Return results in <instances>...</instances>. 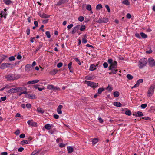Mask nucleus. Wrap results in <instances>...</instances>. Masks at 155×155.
<instances>
[{
    "label": "nucleus",
    "mask_w": 155,
    "mask_h": 155,
    "mask_svg": "<svg viewBox=\"0 0 155 155\" xmlns=\"http://www.w3.org/2000/svg\"><path fill=\"white\" fill-rule=\"evenodd\" d=\"M45 128L47 130H50L51 128V126L50 124H47L45 126Z\"/></svg>",
    "instance_id": "32"
},
{
    "label": "nucleus",
    "mask_w": 155,
    "mask_h": 155,
    "mask_svg": "<svg viewBox=\"0 0 155 155\" xmlns=\"http://www.w3.org/2000/svg\"><path fill=\"white\" fill-rule=\"evenodd\" d=\"M80 26V25H78L73 28L71 32L72 33V34H74L75 33V32H76L79 29Z\"/></svg>",
    "instance_id": "12"
},
{
    "label": "nucleus",
    "mask_w": 155,
    "mask_h": 155,
    "mask_svg": "<svg viewBox=\"0 0 155 155\" xmlns=\"http://www.w3.org/2000/svg\"><path fill=\"white\" fill-rule=\"evenodd\" d=\"M125 114L128 115H130L131 114V112L130 110H127L125 111Z\"/></svg>",
    "instance_id": "42"
},
{
    "label": "nucleus",
    "mask_w": 155,
    "mask_h": 155,
    "mask_svg": "<svg viewBox=\"0 0 155 155\" xmlns=\"http://www.w3.org/2000/svg\"><path fill=\"white\" fill-rule=\"evenodd\" d=\"M5 78L7 80L9 81H13L15 79V78L12 74H9L6 76Z\"/></svg>",
    "instance_id": "8"
},
{
    "label": "nucleus",
    "mask_w": 155,
    "mask_h": 155,
    "mask_svg": "<svg viewBox=\"0 0 155 155\" xmlns=\"http://www.w3.org/2000/svg\"><path fill=\"white\" fill-rule=\"evenodd\" d=\"M105 7L107 10L108 12H110V9L109 6L108 5H105Z\"/></svg>",
    "instance_id": "52"
},
{
    "label": "nucleus",
    "mask_w": 155,
    "mask_h": 155,
    "mask_svg": "<svg viewBox=\"0 0 155 155\" xmlns=\"http://www.w3.org/2000/svg\"><path fill=\"white\" fill-rule=\"evenodd\" d=\"M98 120L100 123H102L103 122V119L101 117H99L98 118Z\"/></svg>",
    "instance_id": "63"
},
{
    "label": "nucleus",
    "mask_w": 155,
    "mask_h": 155,
    "mask_svg": "<svg viewBox=\"0 0 155 155\" xmlns=\"http://www.w3.org/2000/svg\"><path fill=\"white\" fill-rule=\"evenodd\" d=\"M32 69V66L31 64H28L26 65L25 67V70L29 72Z\"/></svg>",
    "instance_id": "14"
},
{
    "label": "nucleus",
    "mask_w": 155,
    "mask_h": 155,
    "mask_svg": "<svg viewBox=\"0 0 155 155\" xmlns=\"http://www.w3.org/2000/svg\"><path fill=\"white\" fill-rule=\"evenodd\" d=\"M40 17L43 18H48L50 17V15H48L44 13H39L38 14Z\"/></svg>",
    "instance_id": "11"
},
{
    "label": "nucleus",
    "mask_w": 155,
    "mask_h": 155,
    "mask_svg": "<svg viewBox=\"0 0 155 155\" xmlns=\"http://www.w3.org/2000/svg\"><path fill=\"white\" fill-rule=\"evenodd\" d=\"M78 19L80 21L82 22L84 20V18L82 16H80L78 17Z\"/></svg>",
    "instance_id": "45"
},
{
    "label": "nucleus",
    "mask_w": 155,
    "mask_h": 155,
    "mask_svg": "<svg viewBox=\"0 0 155 155\" xmlns=\"http://www.w3.org/2000/svg\"><path fill=\"white\" fill-rule=\"evenodd\" d=\"M108 19L106 18H104L103 19H101L98 20L96 22L99 23H106L108 21Z\"/></svg>",
    "instance_id": "7"
},
{
    "label": "nucleus",
    "mask_w": 155,
    "mask_h": 155,
    "mask_svg": "<svg viewBox=\"0 0 155 155\" xmlns=\"http://www.w3.org/2000/svg\"><path fill=\"white\" fill-rule=\"evenodd\" d=\"M73 26V25L72 24H71L67 26V28L68 30L70 29Z\"/></svg>",
    "instance_id": "54"
},
{
    "label": "nucleus",
    "mask_w": 155,
    "mask_h": 155,
    "mask_svg": "<svg viewBox=\"0 0 155 155\" xmlns=\"http://www.w3.org/2000/svg\"><path fill=\"white\" fill-rule=\"evenodd\" d=\"M27 97L28 98L32 99H35L36 98L35 95L32 94H28L27 95Z\"/></svg>",
    "instance_id": "16"
},
{
    "label": "nucleus",
    "mask_w": 155,
    "mask_h": 155,
    "mask_svg": "<svg viewBox=\"0 0 155 155\" xmlns=\"http://www.w3.org/2000/svg\"><path fill=\"white\" fill-rule=\"evenodd\" d=\"M142 119H144L146 120H151V119L150 118H149V117H143L142 118Z\"/></svg>",
    "instance_id": "56"
},
{
    "label": "nucleus",
    "mask_w": 155,
    "mask_h": 155,
    "mask_svg": "<svg viewBox=\"0 0 155 155\" xmlns=\"http://www.w3.org/2000/svg\"><path fill=\"white\" fill-rule=\"evenodd\" d=\"M86 8L89 11H91L92 10L91 5H87L86 6Z\"/></svg>",
    "instance_id": "37"
},
{
    "label": "nucleus",
    "mask_w": 155,
    "mask_h": 155,
    "mask_svg": "<svg viewBox=\"0 0 155 155\" xmlns=\"http://www.w3.org/2000/svg\"><path fill=\"white\" fill-rule=\"evenodd\" d=\"M58 70L56 69H54L53 70L50 71V73L51 75H54L57 72Z\"/></svg>",
    "instance_id": "29"
},
{
    "label": "nucleus",
    "mask_w": 155,
    "mask_h": 155,
    "mask_svg": "<svg viewBox=\"0 0 155 155\" xmlns=\"http://www.w3.org/2000/svg\"><path fill=\"white\" fill-rule=\"evenodd\" d=\"M75 60L76 62L78 63L79 65H80L81 64V63L78 58H76L75 59Z\"/></svg>",
    "instance_id": "53"
},
{
    "label": "nucleus",
    "mask_w": 155,
    "mask_h": 155,
    "mask_svg": "<svg viewBox=\"0 0 155 155\" xmlns=\"http://www.w3.org/2000/svg\"><path fill=\"white\" fill-rule=\"evenodd\" d=\"M107 62L110 64H111L113 63V60L112 59H109L108 60Z\"/></svg>",
    "instance_id": "60"
},
{
    "label": "nucleus",
    "mask_w": 155,
    "mask_h": 155,
    "mask_svg": "<svg viewBox=\"0 0 155 155\" xmlns=\"http://www.w3.org/2000/svg\"><path fill=\"white\" fill-rule=\"evenodd\" d=\"M147 106V104H142L141 105V107L142 108L144 109Z\"/></svg>",
    "instance_id": "51"
},
{
    "label": "nucleus",
    "mask_w": 155,
    "mask_h": 155,
    "mask_svg": "<svg viewBox=\"0 0 155 155\" xmlns=\"http://www.w3.org/2000/svg\"><path fill=\"white\" fill-rule=\"evenodd\" d=\"M98 141V139L97 138H94L92 139V144L93 145L95 144Z\"/></svg>",
    "instance_id": "28"
},
{
    "label": "nucleus",
    "mask_w": 155,
    "mask_h": 155,
    "mask_svg": "<svg viewBox=\"0 0 155 155\" xmlns=\"http://www.w3.org/2000/svg\"><path fill=\"white\" fill-rule=\"evenodd\" d=\"M117 66V62L116 61H114L113 63L111 64L109 67V69L112 71L113 74H115L118 71L116 69Z\"/></svg>",
    "instance_id": "1"
},
{
    "label": "nucleus",
    "mask_w": 155,
    "mask_h": 155,
    "mask_svg": "<svg viewBox=\"0 0 155 155\" xmlns=\"http://www.w3.org/2000/svg\"><path fill=\"white\" fill-rule=\"evenodd\" d=\"M72 64V62H70L68 65V68L69 69L70 71V72H73V70L72 69V67L71 65Z\"/></svg>",
    "instance_id": "19"
},
{
    "label": "nucleus",
    "mask_w": 155,
    "mask_h": 155,
    "mask_svg": "<svg viewBox=\"0 0 155 155\" xmlns=\"http://www.w3.org/2000/svg\"><path fill=\"white\" fill-rule=\"evenodd\" d=\"M63 108V106L61 105H60L58 107L57 110L58 113L59 114H62V111L61 109Z\"/></svg>",
    "instance_id": "15"
},
{
    "label": "nucleus",
    "mask_w": 155,
    "mask_h": 155,
    "mask_svg": "<svg viewBox=\"0 0 155 155\" xmlns=\"http://www.w3.org/2000/svg\"><path fill=\"white\" fill-rule=\"evenodd\" d=\"M85 82L88 86H90L92 87H96L98 86V83L92 82L87 81H85Z\"/></svg>",
    "instance_id": "4"
},
{
    "label": "nucleus",
    "mask_w": 155,
    "mask_h": 155,
    "mask_svg": "<svg viewBox=\"0 0 155 155\" xmlns=\"http://www.w3.org/2000/svg\"><path fill=\"white\" fill-rule=\"evenodd\" d=\"M42 44L40 43L38 46L36 48V49L35 51V53H36L37 51L42 47Z\"/></svg>",
    "instance_id": "30"
},
{
    "label": "nucleus",
    "mask_w": 155,
    "mask_h": 155,
    "mask_svg": "<svg viewBox=\"0 0 155 155\" xmlns=\"http://www.w3.org/2000/svg\"><path fill=\"white\" fill-rule=\"evenodd\" d=\"M150 66L152 67L155 65V61L152 58H150L148 59Z\"/></svg>",
    "instance_id": "5"
},
{
    "label": "nucleus",
    "mask_w": 155,
    "mask_h": 155,
    "mask_svg": "<svg viewBox=\"0 0 155 155\" xmlns=\"http://www.w3.org/2000/svg\"><path fill=\"white\" fill-rule=\"evenodd\" d=\"M39 81L38 80H34L32 81H28L27 82L28 84H33L36 83L38 82Z\"/></svg>",
    "instance_id": "17"
},
{
    "label": "nucleus",
    "mask_w": 155,
    "mask_h": 155,
    "mask_svg": "<svg viewBox=\"0 0 155 155\" xmlns=\"http://www.w3.org/2000/svg\"><path fill=\"white\" fill-rule=\"evenodd\" d=\"M126 77L129 80H132L133 78V76L130 74H128Z\"/></svg>",
    "instance_id": "39"
},
{
    "label": "nucleus",
    "mask_w": 155,
    "mask_h": 155,
    "mask_svg": "<svg viewBox=\"0 0 155 155\" xmlns=\"http://www.w3.org/2000/svg\"><path fill=\"white\" fill-rule=\"evenodd\" d=\"M147 62V60L146 58H144L140 59L139 62L138 66L140 68H142L145 66Z\"/></svg>",
    "instance_id": "2"
},
{
    "label": "nucleus",
    "mask_w": 155,
    "mask_h": 155,
    "mask_svg": "<svg viewBox=\"0 0 155 155\" xmlns=\"http://www.w3.org/2000/svg\"><path fill=\"white\" fill-rule=\"evenodd\" d=\"M37 111L38 113L41 114L43 113L45 111L41 107H38L37 108Z\"/></svg>",
    "instance_id": "20"
},
{
    "label": "nucleus",
    "mask_w": 155,
    "mask_h": 155,
    "mask_svg": "<svg viewBox=\"0 0 155 155\" xmlns=\"http://www.w3.org/2000/svg\"><path fill=\"white\" fill-rule=\"evenodd\" d=\"M152 52V51L150 48H149V50H147L146 51L147 53L150 54Z\"/></svg>",
    "instance_id": "59"
},
{
    "label": "nucleus",
    "mask_w": 155,
    "mask_h": 155,
    "mask_svg": "<svg viewBox=\"0 0 155 155\" xmlns=\"http://www.w3.org/2000/svg\"><path fill=\"white\" fill-rule=\"evenodd\" d=\"M21 144L22 145H24L25 144H27L28 143L27 141L26 140H24L23 141H21Z\"/></svg>",
    "instance_id": "48"
},
{
    "label": "nucleus",
    "mask_w": 155,
    "mask_h": 155,
    "mask_svg": "<svg viewBox=\"0 0 155 155\" xmlns=\"http://www.w3.org/2000/svg\"><path fill=\"white\" fill-rule=\"evenodd\" d=\"M86 35H85L84 36V38H83L82 40V43H87V41L86 39Z\"/></svg>",
    "instance_id": "38"
},
{
    "label": "nucleus",
    "mask_w": 155,
    "mask_h": 155,
    "mask_svg": "<svg viewBox=\"0 0 155 155\" xmlns=\"http://www.w3.org/2000/svg\"><path fill=\"white\" fill-rule=\"evenodd\" d=\"M40 152V151L35 150L33 151L32 153V155H35V154H38Z\"/></svg>",
    "instance_id": "40"
},
{
    "label": "nucleus",
    "mask_w": 155,
    "mask_h": 155,
    "mask_svg": "<svg viewBox=\"0 0 155 155\" xmlns=\"http://www.w3.org/2000/svg\"><path fill=\"white\" fill-rule=\"evenodd\" d=\"M3 2L7 5H8L12 2L10 0H3Z\"/></svg>",
    "instance_id": "26"
},
{
    "label": "nucleus",
    "mask_w": 155,
    "mask_h": 155,
    "mask_svg": "<svg viewBox=\"0 0 155 155\" xmlns=\"http://www.w3.org/2000/svg\"><path fill=\"white\" fill-rule=\"evenodd\" d=\"M106 89V90H108L109 91L111 92L113 88L112 87H110V85H108Z\"/></svg>",
    "instance_id": "44"
},
{
    "label": "nucleus",
    "mask_w": 155,
    "mask_h": 155,
    "mask_svg": "<svg viewBox=\"0 0 155 155\" xmlns=\"http://www.w3.org/2000/svg\"><path fill=\"white\" fill-rule=\"evenodd\" d=\"M143 116V114L141 112L138 111L137 112V114H136L135 116L136 117H141Z\"/></svg>",
    "instance_id": "25"
},
{
    "label": "nucleus",
    "mask_w": 155,
    "mask_h": 155,
    "mask_svg": "<svg viewBox=\"0 0 155 155\" xmlns=\"http://www.w3.org/2000/svg\"><path fill=\"white\" fill-rule=\"evenodd\" d=\"M28 124L32 126H36L37 123L36 122H33V120H29L27 121Z\"/></svg>",
    "instance_id": "13"
},
{
    "label": "nucleus",
    "mask_w": 155,
    "mask_h": 155,
    "mask_svg": "<svg viewBox=\"0 0 155 155\" xmlns=\"http://www.w3.org/2000/svg\"><path fill=\"white\" fill-rule=\"evenodd\" d=\"M96 69V66L94 64H91L89 70L91 71H94Z\"/></svg>",
    "instance_id": "22"
},
{
    "label": "nucleus",
    "mask_w": 155,
    "mask_h": 155,
    "mask_svg": "<svg viewBox=\"0 0 155 155\" xmlns=\"http://www.w3.org/2000/svg\"><path fill=\"white\" fill-rule=\"evenodd\" d=\"M102 8V6L101 4H99L97 5L96 7V9L97 10H100Z\"/></svg>",
    "instance_id": "34"
},
{
    "label": "nucleus",
    "mask_w": 155,
    "mask_h": 155,
    "mask_svg": "<svg viewBox=\"0 0 155 155\" xmlns=\"http://www.w3.org/2000/svg\"><path fill=\"white\" fill-rule=\"evenodd\" d=\"M69 0H60L58 4L59 5H61L62 4L67 2Z\"/></svg>",
    "instance_id": "23"
},
{
    "label": "nucleus",
    "mask_w": 155,
    "mask_h": 155,
    "mask_svg": "<svg viewBox=\"0 0 155 155\" xmlns=\"http://www.w3.org/2000/svg\"><path fill=\"white\" fill-rule=\"evenodd\" d=\"M114 106L118 107H120L122 105V104L120 102H114Z\"/></svg>",
    "instance_id": "27"
},
{
    "label": "nucleus",
    "mask_w": 155,
    "mask_h": 155,
    "mask_svg": "<svg viewBox=\"0 0 155 155\" xmlns=\"http://www.w3.org/2000/svg\"><path fill=\"white\" fill-rule=\"evenodd\" d=\"M14 133L16 135H19L20 133V130L18 129Z\"/></svg>",
    "instance_id": "61"
},
{
    "label": "nucleus",
    "mask_w": 155,
    "mask_h": 155,
    "mask_svg": "<svg viewBox=\"0 0 155 155\" xmlns=\"http://www.w3.org/2000/svg\"><path fill=\"white\" fill-rule=\"evenodd\" d=\"M54 86L51 85H48L47 87V88L50 90H53Z\"/></svg>",
    "instance_id": "43"
},
{
    "label": "nucleus",
    "mask_w": 155,
    "mask_h": 155,
    "mask_svg": "<svg viewBox=\"0 0 155 155\" xmlns=\"http://www.w3.org/2000/svg\"><path fill=\"white\" fill-rule=\"evenodd\" d=\"M108 64L107 62H104L103 64V66L105 68H107L108 67Z\"/></svg>",
    "instance_id": "55"
},
{
    "label": "nucleus",
    "mask_w": 155,
    "mask_h": 155,
    "mask_svg": "<svg viewBox=\"0 0 155 155\" xmlns=\"http://www.w3.org/2000/svg\"><path fill=\"white\" fill-rule=\"evenodd\" d=\"M104 90V89L103 88H99L98 90V93L99 94H101Z\"/></svg>",
    "instance_id": "36"
},
{
    "label": "nucleus",
    "mask_w": 155,
    "mask_h": 155,
    "mask_svg": "<svg viewBox=\"0 0 155 155\" xmlns=\"http://www.w3.org/2000/svg\"><path fill=\"white\" fill-rule=\"evenodd\" d=\"M6 12L3 11H1L0 13V15L1 17H4L5 18H6V16L7 15Z\"/></svg>",
    "instance_id": "18"
},
{
    "label": "nucleus",
    "mask_w": 155,
    "mask_h": 155,
    "mask_svg": "<svg viewBox=\"0 0 155 155\" xmlns=\"http://www.w3.org/2000/svg\"><path fill=\"white\" fill-rule=\"evenodd\" d=\"M67 149L69 153H71L73 151L74 149L71 146L68 147Z\"/></svg>",
    "instance_id": "21"
},
{
    "label": "nucleus",
    "mask_w": 155,
    "mask_h": 155,
    "mask_svg": "<svg viewBox=\"0 0 155 155\" xmlns=\"http://www.w3.org/2000/svg\"><path fill=\"white\" fill-rule=\"evenodd\" d=\"M126 17L128 19H130L131 17V15L130 13H127L126 15Z\"/></svg>",
    "instance_id": "57"
},
{
    "label": "nucleus",
    "mask_w": 155,
    "mask_h": 155,
    "mask_svg": "<svg viewBox=\"0 0 155 155\" xmlns=\"http://www.w3.org/2000/svg\"><path fill=\"white\" fill-rule=\"evenodd\" d=\"M140 35L143 38H145L147 37V35L143 32L140 33Z\"/></svg>",
    "instance_id": "31"
},
{
    "label": "nucleus",
    "mask_w": 155,
    "mask_h": 155,
    "mask_svg": "<svg viewBox=\"0 0 155 155\" xmlns=\"http://www.w3.org/2000/svg\"><path fill=\"white\" fill-rule=\"evenodd\" d=\"M17 92H18L17 87L13 88L7 91V93L10 94L12 93H16Z\"/></svg>",
    "instance_id": "6"
},
{
    "label": "nucleus",
    "mask_w": 155,
    "mask_h": 155,
    "mask_svg": "<svg viewBox=\"0 0 155 155\" xmlns=\"http://www.w3.org/2000/svg\"><path fill=\"white\" fill-rule=\"evenodd\" d=\"M79 28L80 31H83L85 29L86 26L84 25H82Z\"/></svg>",
    "instance_id": "41"
},
{
    "label": "nucleus",
    "mask_w": 155,
    "mask_h": 155,
    "mask_svg": "<svg viewBox=\"0 0 155 155\" xmlns=\"http://www.w3.org/2000/svg\"><path fill=\"white\" fill-rule=\"evenodd\" d=\"M14 87L13 85L9 86V84L6 85L5 87V89H9L10 88Z\"/></svg>",
    "instance_id": "46"
},
{
    "label": "nucleus",
    "mask_w": 155,
    "mask_h": 155,
    "mask_svg": "<svg viewBox=\"0 0 155 155\" xmlns=\"http://www.w3.org/2000/svg\"><path fill=\"white\" fill-rule=\"evenodd\" d=\"M135 35L136 37L138 38H141V37L140 36V35L138 33H136L135 34Z\"/></svg>",
    "instance_id": "62"
},
{
    "label": "nucleus",
    "mask_w": 155,
    "mask_h": 155,
    "mask_svg": "<svg viewBox=\"0 0 155 155\" xmlns=\"http://www.w3.org/2000/svg\"><path fill=\"white\" fill-rule=\"evenodd\" d=\"M46 34L48 38H50L51 35L50 32L49 31H47L46 32Z\"/></svg>",
    "instance_id": "47"
},
{
    "label": "nucleus",
    "mask_w": 155,
    "mask_h": 155,
    "mask_svg": "<svg viewBox=\"0 0 155 155\" xmlns=\"http://www.w3.org/2000/svg\"><path fill=\"white\" fill-rule=\"evenodd\" d=\"M155 87V84H153L151 85L150 87L147 92V96L150 97L152 96L153 94L154 91V88Z\"/></svg>",
    "instance_id": "3"
},
{
    "label": "nucleus",
    "mask_w": 155,
    "mask_h": 155,
    "mask_svg": "<svg viewBox=\"0 0 155 155\" xmlns=\"http://www.w3.org/2000/svg\"><path fill=\"white\" fill-rule=\"evenodd\" d=\"M15 58L14 57V56H13L10 57L9 58V60L10 61H14L15 60Z\"/></svg>",
    "instance_id": "49"
},
{
    "label": "nucleus",
    "mask_w": 155,
    "mask_h": 155,
    "mask_svg": "<svg viewBox=\"0 0 155 155\" xmlns=\"http://www.w3.org/2000/svg\"><path fill=\"white\" fill-rule=\"evenodd\" d=\"M63 65V64L61 62H60L59 63H58L57 65V67L58 68H60Z\"/></svg>",
    "instance_id": "50"
},
{
    "label": "nucleus",
    "mask_w": 155,
    "mask_h": 155,
    "mask_svg": "<svg viewBox=\"0 0 155 155\" xmlns=\"http://www.w3.org/2000/svg\"><path fill=\"white\" fill-rule=\"evenodd\" d=\"M25 134L23 133V134H21V135H20L19 137L21 138H23L25 137Z\"/></svg>",
    "instance_id": "58"
},
{
    "label": "nucleus",
    "mask_w": 155,
    "mask_h": 155,
    "mask_svg": "<svg viewBox=\"0 0 155 155\" xmlns=\"http://www.w3.org/2000/svg\"><path fill=\"white\" fill-rule=\"evenodd\" d=\"M8 153L7 152H2L1 153V155H7Z\"/></svg>",
    "instance_id": "64"
},
{
    "label": "nucleus",
    "mask_w": 155,
    "mask_h": 155,
    "mask_svg": "<svg viewBox=\"0 0 155 155\" xmlns=\"http://www.w3.org/2000/svg\"><path fill=\"white\" fill-rule=\"evenodd\" d=\"M18 92H20L22 91H25L26 90V88L24 87H17Z\"/></svg>",
    "instance_id": "24"
},
{
    "label": "nucleus",
    "mask_w": 155,
    "mask_h": 155,
    "mask_svg": "<svg viewBox=\"0 0 155 155\" xmlns=\"http://www.w3.org/2000/svg\"><path fill=\"white\" fill-rule=\"evenodd\" d=\"M143 81V79H140L137 80L136 82V83L135 84V85L132 87V89H133L134 87H138L140 83H142Z\"/></svg>",
    "instance_id": "10"
},
{
    "label": "nucleus",
    "mask_w": 155,
    "mask_h": 155,
    "mask_svg": "<svg viewBox=\"0 0 155 155\" xmlns=\"http://www.w3.org/2000/svg\"><path fill=\"white\" fill-rule=\"evenodd\" d=\"M122 3L127 5H129L130 4L128 0H125L123 1L122 2Z\"/></svg>",
    "instance_id": "33"
},
{
    "label": "nucleus",
    "mask_w": 155,
    "mask_h": 155,
    "mask_svg": "<svg viewBox=\"0 0 155 155\" xmlns=\"http://www.w3.org/2000/svg\"><path fill=\"white\" fill-rule=\"evenodd\" d=\"M11 64L10 63H2L0 67V68L2 69H4L8 67L9 65H11Z\"/></svg>",
    "instance_id": "9"
},
{
    "label": "nucleus",
    "mask_w": 155,
    "mask_h": 155,
    "mask_svg": "<svg viewBox=\"0 0 155 155\" xmlns=\"http://www.w3.org/2000/svg\"><path fill=\"white\" fill-rule=\"evenodd\" d=\"M119 95V92L117 91H116L114 93V95L115 97H118Z\"/></svg>",
    "instance_id": "35"
}]
</instances>
